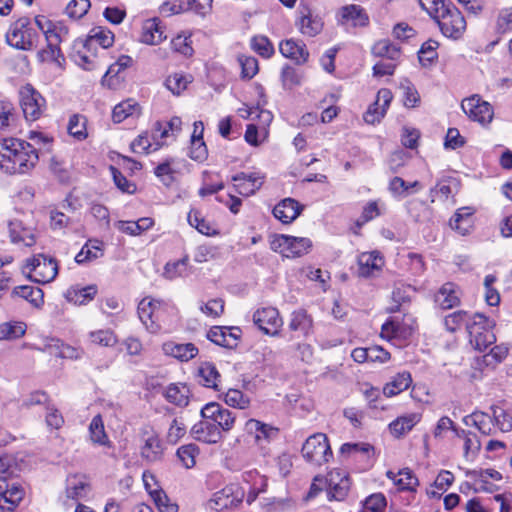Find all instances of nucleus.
<instances>
[{
    "label": "nucleus",
    "instance_id": "nucleus-15",
    "mask_svg": "<svg viewBox=\"0 0 512 512\" xmlns=\"http://www.w3.org/2000/svg\"><path fill=\"white\" fill-rule=\"evenodd\" d=\"M232 181L234 182L236 192L242 196L248 197L262 187L264 176L259 172H240L232 176Z\"/></svg>",
    "mask_w": 512,
    "mask_h": 512
},
{
    "label": "nucleus",
    "instance_id": "nucleus-11",
    "mask_svg": "<svg viewBox=\"0 0 512 512\" xmlns=\"http://www.w3.org/2000/svg\"><path fill=\"white\" fill-rule=\"evenodd\" d=\"M408 320L409 322L398 317L389 318L381 327V338L387 341L409 339L414 332V320Z\"/></svg>",
    "mask_w": 512,
    "mask_h": 512
},
{
    "label": "nucleus",
    "instance_id": "nucleus-16",
    "mask_svg": "<svg viewBox=\"0 0 512 512\" xmlns=\"http://www.w3.org/2000/svg\"><path fill=\"white\" fill-rule=\"evenodd\" d=\"M393 99L392 92L389 89L382 88L378 91L376 100L371 104L364 114V120L368 124H375L386 114V111Z\"/></svg>",
    "mask_w": 512,
    "mask_h": 512
},
{
    "label": "nucleus",
    "instance_id": "nucleus-53",
    "mask_svg": "<svg viewBox=\"0 0 512 512\" xmlns=\"http://www.w3.org/2000/svg\"><path fill=\"white\" fill-rule=\"evenodd\" d=\"M467 208L459 209L450 219L451 228L459 231L460 234L466 235L471 224V213L466 211Z\"/></svg>",
    "mask_w": 512,
    "mask_h": 512
},
{
    "label": "nucleus",
    "instance_id": "nucleus-6",
    "mask_svg": "<svg viewBox=\"0 0 512 512\" xmlns=\"http://www.w3.org/2000/svg\"><path fill=\"white\" fill-rule=\"evenodd\" d=\"M302 456L307 462L322 465L332 458L328 438L323 433H315L308 437L302 446Z\"/></svg>",
    "mask_w": 512,
    "mask_h": 512
},
{
    "label": "nucleus",
    "instance_id": "nucleus-63",
    "mask_svg": "<svg viewBox=\"0 0 512 512\" xmlns=\"http://www.w3.org/2000/svg\"><path fill=\"white\" fill-rule=\"evenodd\" d=\"M189 156L191 159L198 162H202L207 159L208 151L203 141V137H195V135L191 136Z\"/></svg>",
    "mask_w": 512,
    "mask_h": 512
},
{
    "label": "nucleus",
    "instance_id": "nucleus-21",
    "mask_svg": "<svg viewBox=\"0 0 512 512\" xmlns=\"http://www.w3.org/2000/svg\"><path fill=\"white\" fill-rule=\"evenodd\" d=\"M24 497V490L19 485L0 483V510L2 512H13Z\"/></svg>",
    "mask_w": 512,
    "mask_h": 512
},
{
    "label": "nucleus",
    "instance_id": "nucleus-27",
    "mask_svg": "<svg viewBox=\"0 0 512 512\" xmlns=\"http://www.w3.org/2000/svg\"><path fill=\"white\" fill-rule=\"evenodd\" d=\"M8 228L11 242L15 244L23 243L27 247L35 244V237L32 230L25 227L22 221L17 219L11 220L8 224Z\"/></svg>",
    "mask_w": 512,
    "mask_h": 512
},
{
    "label": "nucleus",
    "instance_id": "nucleus-22",
    "mask_svg": "<svg viewBox=\"0 0 512 512\" xmlns=\"http://www.w3.org/2000/svg\"><path fill=\"white\" fill-rule=\"evenodd\" d=\"M384 265L383 257L377 251L365 252L358 257V274L361 277H371L379 272Z\"/></svg>",
    "mask_w": 512,
    "mask_h": 512
},
{
    "label": "nucleus",
    "instance_id": "nucleus-40",
    "mask_svg": "<svg viewBox=\"0 0 512 512\" xmlns=\"http://www.w3.org/2000/svg\"><path fill=\"white\" fill-rule=\"evenodd\" d=\"M187 220L192 227L203 235L213 236L218 234L216 228L202 216L199 210L192 209L188 213Z\"/></svg>",
    "mask_w": 512,
    "mask_h": 512
},
{
    "label": "nucleus",
    "instance_id": "nucleus-9",
    "mask_svg": "<svg viewBox=\"0 0 512 512\" xmlns=\"http://www.w3.org/2000/svg\"><path fill=\"white\" fill-rule=\"evenodd\" d=\"M254 324L266 335L277 336L283 325L279 311L274 307L257 309L253 314Z\"/></svg>",
    "mask_w": 512,
    "mask_h": 512
},
{
    "label": "nucleus",
    "instance_id": "nucleus-64",
    "mask_svg": "<svg viewBox=\"0 0 512 512\" xmlns=\"http://www.w3.org/2000/svg\"><path fill=\"white\" fill-rule=\"evenodd\" d=\"M17 471L15 460L10 455L0 456V483L5 485L8 478L12 477Z\"/></svg>",
    "mask_w": 512,
    "mask_h": 512
},
{
    "label": "nucleus",
    "instance_id": "nucleus-55",
    "mask_svg": "<svg viewBox=\"0 0 512 512\" xmlns=\"http://www.w3.org/2000/svg\"><path fill=\"white\" fill-rule=\"evenodd\" d=\"M251 47L257 54L264 58H270L275 52L274 46L269 38L263 35L254 36L251 39Z\"/></svg>",
    "mask_w": 512,
    "mask_h": 512
},
{
    "label": "nucleus",
    "instance_id": "nucleus-45",
    "mask_svg": "<svg viewBox=\"0 0 512 512\" xmlns=\"http://www.w3.org/2000/svg\"><path fill=\"white\" fill-rule=\"evenodd\" d=\"M91 50L84 49L81 46L73 47L72 58L74 62L85 70H93L97 67V57L95 54H89Z\"/></svg>",
    "mask_w": 512,
    "mask_h": 512
},
{
    "label": "nucleus",
    "instance_id": "nucleus-48",
    "mask_svg": "<svg viewBox=\"0 0 512 512\" xmlns=\"http://www.w3.org/2000/svg\"><path fill=\"white\" fill-rule=\"evenodd\" d=\"M152 497L159 512H177L179 507L175 502H172L167 494L160 488L150 490Z\"/></svg>",
    "mask_w": 512,
    "mask_h": 512
},
{
    "label": "nucleus",
    "instance_id": "nucleus-39",
    "mask_svg": "<svg viewBox=\"0 0 512 512\" xmlns=\"http://www.w3.org/2000/svg\"><path fill=\"white\" fill-rule=\"evenodd\" d=\"M435 300L442 309H451L460 302L458 293L452 283L444 284L437 293Z\"/></svg>",
    "mask_w": 512,
    "mask_h": 512
},
{
    "label": "nucleus",
    "instance_id": "nucleus-8",
    "mask_svg": "<svg viewBox=\"0 0 512 512\" xmlns=\"http://www.w3.org/2000/svg\"><path fill=\"white\" fill-rule=\"evenodd\" d=\"M20 103L27 120H38L46 107V101L42 95L30 84L20 89Z\"/></svg>",
    "mask_w": 512,
    "mask_h": 512
},
{
    "label": "nucleus",
    "instance_id": "nucleus-25",
    "mask_svg": "<svg viewBox=\"0 0 512 512\" xmlns=\"http://www.w3.org/2000/svg\"><path fill=\"white\" fill-rule=\"evenodd\" d=\"M162 349L166 355L180 361H189L198 354V348L193 343H176L169 341L163 344Z\"/></svg>",
    "mask_w": 512,
    "mask_h": 512
},
{
    "label": "nucleus",
    "instance_id": "nucleus-58",
    "mask_svg": "<svg viewBox=\"0 0 512 512\" xmlns=\"http://www.w3.org/2000/svg\"><path fill=\"white\" fill-rule=\"evenodd\" d=\"M464 439V457L466 459L474 458L480 451L481 442L476 434L470 431H462Z\"/></svg>",
    "mask_w": 512,
    "mask_h": 512
},
{
    "label": "nucleus",
    "instance_id": "nucleus-35",
    "mask_svg": "<svg viewBox=\"0 0 512 512\" xmlns=\"http://www.w3.org/2000/svg\"><path fill=\"white\" fill-rule=\"evenodd\" d=\"M138 316L140 321L151 333L157 332V326L153 322V315L155 311V299L144 298L138 304Z\"/></svg>",
    "mask_w": 512,
    "mask_h": 512
},
{
    "label": "nucleus",
    "instance_id": "nucleus-30",
    "mask_svg": "<svg viewBox=\"0 0 512 512\" xmlns=\"http://www.w3.org/2000/svg\"><path fill=\"white\" fill-rule=\"evenodd\" d=\"M166 36L158 19H148L143 23L141 41L145 44L156 45L162 42Z\"/></svg>",
    "mask_w": 512,
    "mask_h": 512
},
{
    "label": "nucleus",
    "instance_id": "nucleus-59",
    "mask_svg": "<svg viewBox=\"0 0 512 512\" xmlns=\"http://www.w3.org/2000/svg\"><path fill=\"white\" fill-rule=\"evenodd\" d=\"M495 429L501 432H509L512 430V415L499 407H492Z\"/></svg>",
    "mask_w": 512,
    "mask_h": 512
},
{
    "label": "nucleus",
    "instance_id": "nucleus-61",
    "mask_svg": "<svg viewBox=\"0 0 512 512\" xmlns=\"http://www.w3.org/2000/svg\"><path fill=\"white\" fill-rule=\"evenodd\" d=\"M281 81L285 89H292L301 84L302 75L295 68L285 65L281 71Z\"/></svg>",
    "mask_w": 512,
    "mask_h": 512
},
{
    "label": "nucleus",
    "instance_id": "nucleus-19",
    "mask_svg": "<svg viewBox=\"0 0 512 512\" xmlns=\"http://www.w3.org/2000/svg\"><path fill=\"white\" fill-rule=\"evenodd\" d=\"M114 42V35L111 31L102 27L93 28L85 40L78 39L75 41V46H81L84 49L92 50L95 45L106 49L112 46Z\"/></svg>",
    "mask_w": 512,
    "mask_h": 512
},
{
    "label": "nucleus",
    "instance_id": "nucleus-13",
    "mask_svg": "<svg viewBox=\"0 0 512 512\" xmlns=\"http://www.w3.org/2000/svg\"><path fill=\"white\" fill-rule=\"evenodd\" d=\"M182 121L179 117H173L167 122L157 121L153 127L152 139L155 142L153 151L158 150L161 146L168 144L171 140H175L181 131Z\"/></svg>",
    "mask_w": 512,
    "mask_h": 512
},
{
    "label": "nucleus",
    "instance_id": "nucleus-36",
    "mask_svg": "<svg viewBox=\"0 0 512 512\" xmlns=\"http://www.w3.org/2000/svg\"><path fill=\"white\" fill-rule=\"evenodd\" d=\"M96 293L97 287L95 285L83 288L72 287L66 291L65 298L75 305H85L94 299Z\"/></svg>",
    "mask_w": 512,
    "mask_h": 512
},
{
    "label": "nucleus",
    "instance_id": "nucleus-29",
    "mask_svg": "<svg viewBox=\"0 0 512 512\" xmlns=\"http://www.w3.org/2000/svg\"><path fill=\"white\" fill-rule=\"evenodd\" d=\"M341 24L350 23L352 26L363 27L369 22V18L365 13L364 9L359 5H347L341 8Z\"/></svg>",
    "mask_w": 512,
    "mask_h": 512
},
{
    "label": "nucleus",
    "instance_id": "nucleus-43",
    "mask_svg": "<svg viewBox=\"0 0 512 512\" xmlns=\"http://www.w3.org/2000/svg\"><path fill=\"white\" fill-rule=\"evenodd\" d=\"M207 337L216 345L225 348L236 347V338L228 333V327L214 326L208 331Z\"/></svg>",
    "mask_w": 512,
    "mask_h": 512
},
{
    "label": "nucleus",
    "instance_id": "nucleus-18",
    "mask_svg": "<svg viewBox=\"0 0 512 512\" xmlns=\"http://www.w3.org/2000/svg\"><path fill=\"white\" fill-rule=\"evenodd\" d=\"M245 431L247 434L252 435L254 437L255 443L260 446L263 443H269L275 439L279 433L278 428L256 419H249L246 421Z\"/></svg>",
    "mask_w": 512,
    "mask_h": 512
},
{
    "label": "nucleus",
    "instance_id": "nucleus-37",
    "mask_svg": "<svg viewBox=\"0 0 512 512\" xmlns=\"http://www.w3.org/2000/svg\"><path fill=\"white\" fill-rule=\"evenodd\" d=\"M419 420V415L415 413L400 416L389 424L390 432L395 437H401L409 432L419 422Z\"/></svg>",
    "mask_w": 512,
    "mask_h": 512
},
{
    "label": "nucleus",
    "instance_id": "nucleus-17",
    "mask_svg": "<svg viewBox=\"0 0 512 512\" xmlns=\"http://www.w3.org/2000/svg\"><path fill=\"white\" fill-rule=\"evenodd\" d=\"M192 437L204 443L215 444L222 439L219 426L208 418H202L190 431Z\"/></svg>",
    "mask_w": 512,
    "mask_h": 512
},
{
    "label": "nucleus",
    "instance_id": "nucleus-51",
    "mask_svg": "<svg viewBox=\"0 0 512 512\" xmlns=\"http://www.w3.org/2000/svg\"><path fill=\"white\" fill-rule=\"evenodd\" d=\"M90 340L93 344L103 347H113L118 339L111 329H100L89 333Z\"/></svg>",
    "mask_w": 512,
    "mask_h": 512
},
{
    "label": "nucleus",
    "instance_id": "nucleus-3",
    "mask_svg": "<svg viewBox=\"0 0 512 512\" xmlns=\"http://www.w3.org/2000/svg\"><path fill=\"white\" fill-rule=\"evenodd\" d=\"M438 24L442 34L448 38L457 40L466 30V21L462 13L449 1L442 4L440 12L433 18Z\"/></svg>",
    "mask_w": 512,
    "mask_h": 512
},
{
    "label": "nucleus",
    "instance_id": "nucleus-34",
    "mask_svg": "<svg viewBox=\"0 0 512 512\" xmlns=\"http://www.w3.org/2000/svg\"><path fill=\"white\" fill-rule=\"evenodd\" d=\"M412 383V377L409 372H401L395 375L391 381L383 387V394L386 397H393L407 390Z\"/></svg>",
    "mask_w": 512,
    "mask_h": 512
},
{
    "label": "nucleus",
    "instance_id": "nucleus-32",
    "mask_svg": "<svg viewBox=\"0 0 512 512\" xmlns=\"http://www.w3.org/2000/svg\"><path fill=\"white\" fill-rule=\"evenodd\" d=\"M190 389L186 384L171 383L167 386L164 397L176 406L185 407L189 403Z\"/></svg>",
    "mask_w": 512,
    "mask_h": 512
},
{
    "label": "nucleus",
    "instance_id": "nucleus-2",
    "mask_svg": "<svg viewBox=\"0 0 512 512\" xmlns=\"http://www.w3.org/2000/svg\"><path fill=\"white\" fill-rule=\"evenodd\" d=\"M39 35L32 27L28 17H21L13 22L7 33L6 42L13 48L29 51L37 46Z\"/></svg>",
    "mask_w": 512,
    "mask_h": 512
},
{
    "label": "nucleus",
    "instance_id": "nucleus-26",
    "mask_svg": "<svg viewBox=\"0 0 512 512\" xmlns=\"http://www.w3.org/2000/svg\"><path fill=\"white\" fill-rule=\"evenodd\" d=\"M11 297H21L28 301L34 308L40 309L44 305V292L39 287L21 285L13 288Z\"/></svg>",
    "mask_w": 512,
    "mask_h": 512
},
{
    "label": "nucleus",
    "instance_id": "nucleus-24",
    "mask_svg": "<svg viewBox=\"0 0 512 512\" xmlns=\"http://www.w3.org/2000/svg\"><path fill=\"white\" fill-rule=\"evenodd\" d=\"M300 204L292 198H285L273 208V215L284 224L291 223L300 214Z\"/></svg>",
    "mask_w": 512,
    "mask_h": 512
},
{
    "label": "nucleus",
    "instance_id": "nucleus-38",
    "mask_svg": "<svg viewBox=\"0 0 512 512\" xmlns=\"http://www.w3.org/2000/svg\"><path fill=\"white\" fill-rule=\"evenodd\" d=\"M162 454L163 449L158 436L151 434L145 440L144 446L141 449V456L148 462H157L161 460Z\"/></svg>",
    "mask_w": 512,
    "mask_h": 512
},
{
    "label": "nucleus",
    "instance_id": "nucleus-49",
    "mask_svg": "<svg viewBox=\"0 0 512 512\" xmlns=\"http://www.w3.org/2000/svg\"><path fill=\"white\" fill-rule=\"evenodd\" d=\"M26 332L23 322H6L0 324V340H13L22 337Z\"/></svg>",
    "mask_w": 512,
    "mask_h": 512
},
{
    "label": "nucleus",
    "instance_id": "nucleus-60",
    "mask_svg": "<svg viewBox=\"0 0 512 512\" xmlns=\"http://www.w3.org/2000/svg\"><path fill=\"white\" fill-rule=\"evenodd\" d=\"M67 129L68 133L78 140H83L87 137L85 118L79 115L70 117Z\"/></svg>",
    "mask_w": 512,
    "mask_h": 512
},
{
    "label": "nucleus",
    "instance_id": "nucleus-12",
    "mask_svg": "<svg viewBox=\"0 0 512 512\" xmlns=\"http://www.w3.org/2000/svg\"><path fill=\"white\" fill-rule=\"evenodd\" d=\"M461 107L469 118L482 124L491 122L493 118L491 105L483 101L478 95L464 99Z\"/></svg>",
    "mask_w": 512,
    "mask_h": 512
},
{
    "label": "nucleus",
    "instance_id": "nucleus-47",
    "mask_svg": "<svg viewBox=\"0 0 512 512\" xmlns=\"http://www.w3.org/2000/svg\"><path fill=\"white\" fill-rule=\"evenodd\" d=\"M90 438L93 443L99 445H109L108 437L105 433L103 420L100 415H96L89 425Z\"/></svg>",
    "mask_w": 512,
    "mask_h": 512
},
{
    "label": "nucleus",
    "instance_id": "nucleus-20",
    "mask_svg": "<svg viewBox=\"0 0 512 512\" xmlns=\"http://www.w3.org/2000/svg\"><path fill=\"white\" fill-rule=\"evenodd\" d=\"M279 51L285 57L296 64H304L309 58V51L301 40L287 39L279 44Z\"/></svg>",
    "mask_w": 512,
    "mask_h": 512
},
{
    "label": "nucleus",
    "instance_id": "nucleus-28",
    "mask_svg": "<svg viewBox=\"0 0 512 512\" xmlns=\"http://www.w3.org/2000/svg\"><path fill=\"white\" fill-rule=\"evenodd\" d=\"M288 327L291 331L307 337L313 328L312 317L304 309L293 311L290 316Z\"/></svg>",
    "mask_w": 512,
    "mask_h": 512
},
{
    "label": "nucleus",
    "instance_id": "nucleus-52",
    "mask_svg": "<svg viewBox=\"0 0 512 512\" xmlns=\"http://www.w3.org/2000/svg\"><path fill=\"white\" fill-rule=\"evenodd\" d=\"M439 43L435 40L429 39L424 42L418 52L419 61L422 65L432 64L438 57L437 48Z\"/></svg>",
    "mask_w": 512,
    "mask_h": 512
},
{
    "label": "nucleus",
    "instance_id": "nucleus-31",
    "mask_svg": "<svg viewBox=\"0 0 512 512\" xmlns=\"http://www.w3.org/2000/svg\"><path fill=\"white\" fill-rule=\"evenodd\" d=\"M240 502L241 499L233 495V489L227 487L214 493L209 504L212 509L221 511L237 507Z\"/></svg>",
    "mask_w": 512,
    "mask_h": 512
},
{
    "label": "nucleus",
    "instance_id": "nucleus-50",
    "mask_svg": "<svg viewBox=\"0 0 512 512\" xmlns=\"http://www.w3.org/2000/svg\"><path fill=\"white\" fill-rule=\"evenodd\" d=\"M471 321L472 315H469L466 311L459 310L447 315L444 319V325L448 331L455 332L463 324L466 325L468 330V323Z\"/></svg>",
    "mask_w": 512,
    "mask_h": 512
},
{
    "label": "nucleus",
    "instance_id": "nucleus-56",
    "mask_svg": "<svg viewBox=\"0 0 512 512\" xmlns=\"http://www.w3.org/2000/svg\"><path fill=\"white\" fill-rule=\"evenodd\" d=\"M87 489L88 484L84 480L73 476L68 479L66 494L68 498L77 500L85 496Z\"/></svg>",
    "mask_w": 512,
    "mask_h": 512
},
{
    "label": "nucleus",
    "instance_id": "nucleus-42",
    "mask_svg": "<svg viewBox=\"0 0 512 512\" xmlns=\"http://www.w3.org/2000/svg\"><path fill=\"white\" fill-rule=\"evenodd\" d=\"M103 255L102 242L98 240H89L75 256L78 264L97 259Z\"/></svg>",
    "mask_w": 512,
    "mask_h": 512
},
{
    "label": "nucleus",
    "instance_id": "nucleus-46",
    "mask_svg": "<svg viewBox=\"0 0 512 512\" xmlns=\"http://www.w3.org/2000/svg\"><path fill=\"white\" fill-rule=\"evenodd\" d=\"M328 483L327 497L329 500L341 501L346 497L349 491V479L347 477H342L339 482H335L334 476L330 475Z\"/></svg>",
    "mask_w": 512,
    "mask_h": 512
},
{
    "label": "nucleus",
    "instance_id": "nucleus-54",
    "mask_svg": "<svg viewBox=\"0 0 512 512\" xmlns=\"http://www.w3.org/2000/svg\"><path fill=\"white\" fill-rule=\"evenodd\" d=\"M398 475L395 485L400 490L415 491L416 487L419 485V481L410 469L404 468L398 472Z\"/></svg>",
    "mask_w": 512,
    "mask_h": 512
},
{
    "label": "nucleus",
    "instance_id": "nucleus-23",
    "mask_svg": "<svg viewBox=\"0 0 512 512\" xmlns=\"http://www.w3.org/2000/svg\"><path fill=\"white\" fill-rule=\"evenodd\" d=\"M466 426H474L479 432L485 436L493 435L495 433V424L493 414L475 411L470 415L463 418Z\"/></svg>",
    "mask_w": 512,
    "mask_h": 512
},
{
    "label": "nucleus",
    "instance_id": "nucleus-44",
    "mask_svg": "<svg viewBox=\"0 0 512 512\" xmlns=\"http://www.w3.org/2000/svg\"><path fill=\"white\" fill-rule=\"evenodd\" d=\"M140 107L132 99L117 104L112 112V119L115 123H121L129 116L139 114Z\"/></svg>",
    "mask_w": 512,
    "mask_h": 512
},
{
    "label": "nucleus",
    "instance_id": "nucleus-1",
    "mask_svg": "<svg viewBox=\"0 0 512 512\" xmlns=\"http://www.w3.org/2000/svg\"><path fill=\"white\" fill-rule=\"evenodd\" d=\"M38 160V151L33 144L16 138L0 140V169L5 173L25 174Z\"/></svg>",
    "mask_w": 512,
    "mask_h": 512
},
{
    "label": "nucleus",
    "instance_id": "nucleus-7",
    "mask_svg": "<svg viewBox=\"0 0 512 512\" xmlns=\"http://www.w3.org/2000/svg\"><path fill=\"white\" fill-rule=\"evenodd\" d=\"M270 245L273 251L289 258L299 257L307 253L312 244L308 238L278 235L272 239Z\"/></svg>",
    "mask_w": 512,
    "mask_h": 512
},
{
    "label": "nucleus",
    "instance_id": "nucleus-5",
    "mask_svg": "<svg viewBox=\"0 0 512 512\" xmlns=\"http://www.w3.org/2000/svg\"><path fill=\"white\" fill-rule=\"evenodd\" d=\"M25 269L29 270L27 277L40 284L53 281L58 274V265L54 258L38 254L27 259Z\"/></svg>",
    "mask_w": 512,
    "mask_h": 512
},
{
    "label": "nucleus",
    "instance_id": "nucleus-14",
    "mask_svg": "<svg viewBox=\"0 0 512 512\" xmlns=\"http://www.w3.org/2000/svg\"><path fill=\"white\" fill-rule=\"evenodd\" d=\"M297 14L296 25L303 35L313 37L321 32L323 28L322 19L318 15H314L306 4H299Z\"/></svg>",
    "mask_w": 512,
    "mask_h": 512
},
{
    "label": "nucleus",
    "instance_id": "nucleus-41",
    "mask_svg": "<svg viewBox=\"0 0 512 512\" xmlns=\"http://www.w3.org/2000/svg\"><path fill=\"white\" fill-rule=\"evenodd\" d=\"M372 53L377 57L391 61L398 60L401 55L400 48L386 39L376 42L372 48Z\"/></svg>",
    "mask_w": 512,
    "mask_h": 512
},
{
    "label": "nucleus",
    "instance_id": "nucleus-57",
    "mask_svg": "<svg viewBox=\"0 0 512 512\" xmlns=\"http://www.w3.org/2000/svg\"><path fill=\"white\" fill-rule=\"evenodd\" d=\"M225 403L234 408L246 409L250 398L238 389H229L225 394Z\"/></svg>",
    "mask_w": 512,
    "mask_h": 512
},
{
    "label": "nucleus",
    "instance_id": "nucleus-4",
    "mask_svg": "<svg viewBox=\"0 0 512 512\" xmlns=\"http://www.w3.org/2000/svg\"><path fill=\"white\" fill-rule=\"evenodd\" d=\"M495 323L481 313L472 315V321L468 323L469 342L475 350L484 351L495 343L496 336L493 332Z\"/></svg>",
    "mask_w": 512,
    "mask_h": 512
},
{
    "label": "nucleus",
    "instance_id": "nucleus-33",
    "mask_svg": "<svg viewBox=\"0 0 512 512\" xmlns=\"http://www.w3.org/2000/svg\"><path fill=\"white\" fill-rule=\"evenodd\" d=\"M198 382L208 388L218 390L220 374L215 365L211 362H203L199 365L197 371Z\"/></svg>",
    "mask_w": 512,
    "mask_h": 512
},
{
    "label": "nucleus",
    "instance_id": "nucleus-10",
    "mask_svg": "<svg viewBox=\"0 0 512 512\" xmlns=\"http://www.w3.org/2000/svg\"><path fill=\"white\" fill-rule=\"evenodd\" d=\"M200 414L202 418H208L216 423L220 428L221 434L231 431L236 421L234 412L216 402L206 404L201 409Z\"/></svg>",
    "mask_w": 512,
    "mask_h": 512
},
{
    "label": "nucleus",
    "instance_id": "nucleus-62",
    "mask_svg": "<svg viewBox=\"0 0 512 512\" xmlns=\"http://www.w3.org/2000/svg\"><path fill=\"white\" fill-rule=\"evenodd\" d=\"M90 6L89 0H71L65 12L72 19H80L88 12Z\"/></svg>",
    "mask_w": 512,
    "mask_h": 512
}]
</instances>
